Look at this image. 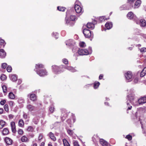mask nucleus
I'll return each instance as SVG.
<instances>
[{
  "label": "nucleus",
  "mask_w": 146,
  "mask_h": 146,
  "mask_svg": "<svg viewBox=\"0 0 146 146\" xmlns=\"http://www.w3.org/2000/svg\"><path fill=\"white\" fill-rule=\"evenodd\" d=\"M44 66L41 64H36L35 71L40 76H43L47 75V72L44 68Z\"/></svg>",
  "instance_id": "f257e3e1"
},
{
  "label": "nucleus",
  "mask_w": 146,
  "mask_h": 146,
  "mask_svg": "<svg viewBox=\"0 0 146 146\" xmlns=\"http://www.w3.org/2000/svg\"><path fill=\"white\" fill-rule=\"evenodd\" d=\"M127 98L131 103H133V104H135V102H134L135 98L133 89H131L129 90Z\"/></svg>",
  "instance_id": "f03ea898"
},
{
  "label": "nucleus",
  "mask_w": 146,
  "mask_h": 146,
  "mask_svg": "<svg viewBox=\"0 0 146 146\" xmlns=\"http://www.w3.org/2000/svg\"><path fill=\"white\" fill-rule=\"evenodd\" d=\"M52 72L55 74H58L64 71L63 66H60L59 67L54 65L52 66Z\"/></svg>",
  "instance_id": "7ed1b4c3"
},
{
  "label": "nucleus",
  "mask_w": 146,
  "mask_h": 146,
  "mask_svg": "<svg viewBox=\"0 0 146 146\" xmlns=\"http://www.w3.org/2000/svg\"><path fill=\"white\" fill-rule=\"evenodd\" d=\"M78 52L80 55H88L92 53V48L91 47H89V50L85 49H79L78 50Z\"/></svg>",
  "instance_id": "20e7f679"
},
{
  "label": "nucleus",
  "mask_w": 146,
  "mask_h": 146,
  "mask_svg": "<svg viewBox=\"0 0 146 146\" xmlns=\"http://www.w3.org/2000/svg\"><path fill=\"white\" fill-rule=\"evenodd\" d=\"M81 5V3L79 1H76L75 3L74 8L76 12L78 13H82L83 12Z\"/></svg>",
  "instance_id": "39448f33"
},
{
  "label": "nucleus",
  "mask_w": 146,
  "mask_h": 146,
  "mask_svg": "<svg viewBox=\"0 0 146 146\" xmlns=\"http://www.w3.org/2000/svg\"><path fill=\"white\" fill-rule=\"evenodd\" d=\"M146 103V96L141 98L138 100L137 101H135V104H134L135 106H138Z\"/></svg>",
  "instance_id": "423d86ee"
},
{
  "label": "nucleus",
  "mask_w": 146,
  "mask_h": 146,
  "mask_svg": "<svg viewBox=\"0 0 146 146\" xmlns=\"http://www.w3.org/2000/svg\"><path fill=\"white\" fill-rule=\"evenodd\" d=\"M125 76L127 82L131 81L132 80V74L130 71H128L125 74Z\"/></svg>",
  "instance_id": "0eeeda50"
},
{
  "label": "nucleus",
  "mask_w": 146,
  "mask_h": 146,
  "mask_svg": "<svg viewBox=\"0 0 146 146\" xmlns=\"http://www.w3.org/2000/svg\"><path fill=\"white\" fill-rule=\"evenodd\" d=\"M83 33L84 36L86 38H90V36H93V34L91 32L86 29L84 30Z\"/></svg>",
  "instance_id": "6e6552de"
},
{
  "label": "nucleus",
  "mask_w": 146,
  "mask_h": 146,
  "mask_svg": "<svg viewBox=\"0 0 146 146\" xmlns=\"http://www.w3.org/2000/svg\"><path fill=\"white\" fill-rule=\"evenodd\" d=\"M135 22L137 24L139 25L141 27H145L146 26V22L144 19H141L139 21L137 19Z\"/></svg>",
  "instance_id": "1a4fd4ad"
},
{
  "label": "nucleus",
  "mask_w": 146,
  "mask_h": 146,
  "mask_svg": "<svg viewBox=\"0 0 146 146\" xmlns=\"http://www.w3.org/2000/svg\"><path fill=\"white\" fill-rule=\"evenodd\" d=\"M68 19L66 21V23L68 24L70 23L69 20L72 21H74L76 20L77 18L76 16L73 14L70 15L69 17L68 18Z\"/></svg>",
  "instance_id": "9d476101"
},
{
  "label": "nucleus",
  "mask_w": 146,
  "mask_h": 146,
  "mask_svg": "<svg viewBox=\"0 0 146 146\" xmlns=\"http://www.w3.org/2000/svg\"><path fill=\"white\" fill-rule=\"evenodd\" d=\"M127 17L129 19H133L135 21L137 18L136 16L132 12H129L127 14Z\"/></svg>",
  "instance_id": "9b49d317"
},
{
  "label": "nucleus",
  "mask_w": 146,
  "mask_h": 146,
  "mask_svg": "<svg viewBox=\"0 0 146 146\" xmlns=\"http://www.w3.org/2000/svg\"><path fill=\"white\" fill-rule=\"evenodd\" d=\"M66 45L69 46H74L75 42L72 39H69L67 40L65 42Z\"/></svg>",
  "instance_id": "f8f14e48"
},
{
  "label": "nucleus",
  "mask_w": 146,
  "mask_h": 146,
  "mask_svg": "<svg viewBox=\"0 0 146 146\" xmlns=\"http://www.w3.org/2000/svg\"><path fill=\"white\" fill-rule=\"evenodd\" d=\"M28 97L29 98L30 100L33 101H36L37 99V96L35 94H30L28 95Z\"/></svg>",
  "instance_id": "ddd939ff"
},
{
  "label": "nucleus",
  "mask_w": 146,
  "mask_h": 146,
  "mask_svg": "<svg viewBox=\"0 0 146 146\" xmlns=\"http://www.w3.org/2000/svg\"><path fill=\"white\" fill-rule=\"evenodd\" d=\"M64 68L72 72H74L77 71L74 68L70 66H63V68L64 69Z\"/></svg>",
  "instance_id": "4468645a"
},
{
  "label": "nucleus",
  "mask_w": 146,
  "mask_h": 146,
  "mask_svg": "<svg viewBox=\"0 0 146 146\" xmlns=\"http://www.w3.org/2000/svg\"><path fill=\"white\" fill-rule=\"evenodd\" d=\"M11 125L12 132L14 133H15L16 132L15 122L12 121L11 122Z\"/></svg>",
  "instance_id": "2eb2a0df"
},
{
  "label": "nucleus",
  "mask_w": 146,
  "mask_h": 146,
  "mask_svg": "<svg viewBox=\"0 0 146 146\" xmlns=\"http://www.w3.org/2000/svg\"><path fill=\"white\" fill-rule=\"evenodd\" d=\"M6 56V53L3 49L0 50V57L1 58H4Z\"/></svg>",
  "instance_id": "dca6fc26"
},
{
  "label": "nucleus",
  "mask_w": 146,
  "mask_h": 146,
  "mask_svg": "<svg viewBox=\"0 0 146 146\" xmlns=\"http://www.w3.org/2000/svg\"><path fill=\"white\" fill-rule=\"evenodd\" d=\"M100 144L103 146H108V143L106 141L103 139H101L100 140Z\"/></svg>",
  "instance_id": "f3484780"
},
{
  "label": "nucleus",
  "mask_w": 146,
  "mask_h": 146,
  "mask_svg": "<svg viewBox=\"0 0 146 146\" xmlns=\"http://www.w3.org/2000/svg\"><path fill=\"white\" fill-rule=\"evenodd\" d=\"M105 26L107 29H110L112 27L113 24L111 22H108L106 24Z\"/></svg>",
  "instance_id": "a211bd4d"
},
{
  "label": "nucleus",
  "mask_w": 146,
  "mask_h": 146,
  "mask_svg": "<svg viewBox=\"0 0 146 146\" xmlns=\"http://www.w3.org/2000/svg\"><path fill=\"white\" fill-rule=\"evenodd\" d=\"M5 141L7 145H9L12 144V139L8 137L6 138L5 139Z\"/></svg>",
  "instance_id": "6ab92c4d"
},
{
  "label": "nucleus",
  "mask_w": 146,
  "mask_h": 146,
  "mask_svg": "<svg viewBox=\"0 0 146 146\" xmlns=\"http://www.w3.org/2000/svg\"><path fill=\"white\" fill-rule=\"evenodd\" d=\"M48 135L51 138V139L53 140L54 141H55L56 140V138L54 136L53 133L50 132L48 134Z\"/></svg>",
  "instance_id": "aec40b11"
},
{
  "label": "nucleus",
  "mask_w": 146,
  "mask_h": 146,
  "mask_svg": "<svg viewBox=\"0 0 146 146\" xmlns=\"http://www.w3.org/2000/svg\"><path fill=\"white\" fill-rule=\"evenodd\" d=\"M21 140L22 142H27L29 141V139L25 135L23 136L21 138Z\"/></svg>",
  "instance_id": "412c9836"
},
{
  "label": "nucleus",
  "mask_w": 146,
  "mask_h": 146,
  "mask_svg": "<svg viewBox=\"0 0 146 146\" xmlns=\"http://www.w3.org/2000/svg\"><path fill=\"white\" fill-rule=\"evenodd\" d=\"M87 27L89 29H93L94 27V25L92 23H88L86 25Z\"/></svg>",
  "instance_id": "4be33fe9"
},
{
  "label": "nucleus",
  "mask_w": 146,
  "mask_h": 146,
  "mask_svg": "<svg viewBox=\"0 0 146 146\" xmlns=\"http://www.w3.org/2000/svg\"><path fill=\"white\" fill-rule=\"evenodd\" d=\"M9 77L11 80L13 82L17 80V77L15 75H10Z\"/></svg>",
  "instance_id": "5701e85b"
},
{
  "label": "nucleus",
  "mask_w": 146,
  "mask_h": 146,
  "mask_svg": "<svg viewBox=\"0 0 146 146\" xmlns=\"http://www.w3.org/2000/svg\"><path fill=\"white\" fill-rule=\"evenodd\" d=\"M141 1L140 0H138L135 2L134 5L135 8H138L140 5Z\"/></svg>",
  "instance_id": "b1692460"
},
{
  "label": "nucleus",
  "mask_w": 146,
  "mask_h": 146,
  "mask_svg": "<svg viewBox=\"0 0 146 146\" xmlns=\"http://www.w3.org/2000/svg\"><path fill=\"white\" fill-rule=\"evenodd\" d=\"M146 74V67H145L140 74V76L141 77L144 76Z\"/></svg>",
  "instance_id": "393cba45"
},
{
  "label": "nucleus",
  "mask_w": 146,
  "mask_h": 146,
  "mask_svg": "<svg viewBox=\"0 0 146 146\" xmlns=\"http://www.w3.org/2000/svg\"><path fill=\"white\" fill-rule=\"evenodd\" d=\"M8 97L10 99H13L15 98V96L13 92H10L9 94Z\"/></svg>",
  "instance_id": "a878e982"
},
{
  "label": "nucleus",
  "mask_w": 146,
  "mask_h": 146,
  "mask_svg": "<svg viewBox=\"0 0 146 146\" xmlns=\"http://www.w3.org/2000/svg\"><path fill=\"white\" fill-rule=\"evenodd\" d=\"M5 124V122L2 120H0V129H2Z\"/></svg>",
  "instance_id": "bb28decb"
},
{
  "label": "nucleus",
  "mask_w": 146,
  "mask_h": 146,
  "mask_svg": "<svg viewBox=\"0 0 146 146\" xmlns=\"http://www.w3.org/2000/svg\"><path fill=\"white\" fill-rule=\"evenodd\" d=\"M9 131L8 129L7 128L4 129L3 131V134L4 135H7L9 134Z\"/></svg>",
  "instance_id": "cd10ccee"
},
{
  "label": "nucleus",
  "mask_w": 146,
  "mask_h": 146,
  "mask_svg": "<svg viewBox=\"0 0 146 146\" xmlns=\"http://www.w3.org/2000/svg\"><path fill=\"white\" fill-rule=\"evenodd\" d=\"M24 125L23 121L22 119H20L19 120L18 122V125L21 127H23Z\"/></svg>",
  "instance_id": "c85d7f7f"
},
{
  "label": "nucleus",
  "mask_w": 146,
  "mask_h": 146,
  "mask_svg": "<svg viewBox=\"0 0 146 146\" xmlns=\"http://www.w3.org/2000/svg\"><path fill=\"white\" fill-rule=\"evenodd\" d=\"M63 142L64 146H70V145L66 139H63Z\"/></svg>",
  "instance_id": "c756f323"
},
{
  "label": "nucleus",
  "mask_w": 146,
  "mask_h": 146,
  "mask_svg": "<svg viewBox=\"0 0 146 146\" xmlns=\"http://www.w3.org/2000/svg\"><path fill=\"white\" fill-rule=\"evenodd\" d=\"M3 90V92L5 94H6L7 93V87L6 85H3L2 86Z\"/></svg>",
  "instance_id": "7c9ffc66"
},
{
  "label": "nucleus",
  "mask_w": 146,
  "mask_h": 146,
  "mask_svg": "<svg viewBox=\"0 0 146 146\" xmlns=\"http://www.w3.org/2000/svg\"><path fill=\"white\" fill-rule=\"evenodd\" d=\"M100 84V83L99 82H95L94 84V89H96L98 88Z\"/></svg>",
  "instance_id": "2f4dec72"
},
{
  "label": "nucleus",
  "mask_w": 146,
  "mask_h": 146,
  "mask_svg": "<svg viewBox=\"0 0 146 146\" xmlns=\"http://www.w3.org/2000/svg\"><path fill=\"white\" fill-rule=\"evenodd\" d=\"M67 114H62V117H61V119L62 121H64L66 119V117H67Z\"/></svg>",
  "instance_id": "473e14b6"
},
{
  "label": "nucleus",
  "mask_w": 146,
  "mask_h": 146,
  "mask_svg": "<svg viewBox=\"0 0 146 146\" xmlns=\"http://www.w3.org/2000/svg\"><path fill=\"white\" fill-rule=\"evenodd\" d=\"M57 9L59 11H64L65 10L66 8L64 7L58 6L57 7Z\"/></svg>",
  "instance_id": "72a5a7b5"
},
{
  "label": "nucleus",
  "mask_w": 146,
  "mask_h": 146,
  "mask_svg": "<svg viewBox=\"0 0 146 146\" xmlns=\"http://www.w3.org/2000/svg\"><path fill=\"white\" fill-rule=\"evenodd\" d=\"M79 46L81 47H85L86 46V44L84 42H80L79 44Z\"/></svg>",
  "instance_id": "f704fd0d"
},
{
  "label": "nucleus",
  "mask_w": 146,
  "mask_h": 146,
  "mask_svg": "<svg viewBox=\"0 0 146 146\" xmlns=\"http://www.w3.org/2000/svg\"><path fill=\"white\" fill-rule=\"evenodd\" d=\"M12 70L11 67L10 66H8L7 67V70L8 72H11Z\"/></svg>",
  "instance_id": "c9c22d12"
},
{
  "label": "nucleus",
  "mask_w": 146,
  "mask_h": 146,
  "mask_svg": "<svg viewBox=\"0 0 146 146\" xmlns=\"http://www.w3.org/2000/svg\"><path fill=\"white\" fill-rule=\"evenodd\" d=\"M52 35L53 36H54L56 39L58 38V34L57 33L53 32L52 34Z\"/></svg>",
  "instance_id": "e433bc0d"
},
{
  "label": "nucleus",
  "mask_w": 146,
  "mask_h": 146,
  "mask_svg": "<svg viewBox=\"0 0 146 146\" xmlns=\"http://www.w3.org/2000/svg\"><path fill=\"white\" fill-rule=\"evenodd\" d=\"M99 20L100 22H102L104 21L105 20H107V19L105 17L102 16L100 17Z\"/></svg>",
  "instance_id": "4c0bfd02"
},
{
  "label": "nucleus",
  "mask_w": 146,
  "mask_h": 146,
  "mask_svg": "<svg viewBox=\"0 0 146 146\" xmlns=\"http://www.w3.org/2000/svg\"><path fill=\"white\" fill-rule=\"evenodd\" d=\"M0 44L1 45H3V46H4L6 44V43L5 42V41L2 39H0Z\"/></svg>",
  "instance_id": "58836bf2"
},
{
  "label": "nucleus",
  "mask_w": 146,
  "mask_h": 146,
  "mask_svg": "<svg viewBox=\"0 0 146 146\" xmlns=\"http://www.w3.org/2000/svg\"><path fill=\"white\" fill-rule=\"evenodd\" d=\"M1 79L2 80H5L6 78V76L4 74H2L1 76Z\"/></svg>",
  "instance_id": "ea45409f"
},
{
  "label": "nucleus",
  "mask_w": 146,
  "mask_h": 146,
  "mask_svg": "<svg viewBox=\"0 0 146 146\" xmlns=\"http://www.w3.org/2000/svg\"><path fill=\"white\" fill-rule=\"evenodd\" d=\"M73 144L74 146H80L78 141H73Z\"/></svg>",
  "instance_id": "a19ab883"
},
{
  "label": "nucleus",
  "mask_w": 146,
  "mask_h": 146,
  "mask_svg": "<svg viewBox=\"0 0 146 146\" xmlns=\"http://www.w3.org/2000/svg\"><path fill=\"white\" fill-rule=\"evenodd\" d=\"M27 130L28 131H32L33 130V128L32 127L29 126L28 127Z\"/></svg>",
  "instance_id": "79ce46f5"
},
{
  "label": "nucleus",
  "mask_w": 146,
  "mask_h": 146,
  "mask_svg": "<svg viewBox=\"0 0 146 146\" xmlns=\"http://www.w3.org/2000/svg\"><path fill=\"white\" fill-rule=\"evenodd\" d=\"M27 108L28 109H31L33 110L34 109V106H32L31 105L29 104L27 106Z\"/></svg>",
  "instance_id": "37998d69"
},
{
  "label": "nucleus",
  "mask_w": 146,
  "mask_h": 146,
  "mask_svg": "<svg viewBox=\"0 0 146 146\" xmlns=\"http://www.w3.org/2000/svg\"><path fill=\"white\" fill-rule=\"evenodd\" d=\"M18 102L19 103H22L24 102V100L21 98H19L18 100Z\"/></svg>",
  "instance_id": "c03bdc74"
},
{
  "label": "nucleus",
  "mask_w": 146,
  "mask_h": 146,
  "mask_svg": "<svg viewBox=\"0 0 146 146\" xmlns=\"http://www.w3.org/2000/svg\"><path fill=\"white\" fill-rule=\"evenodd\" d=\"M62 62L65 64H68V60L65 58H64L62 59Z\"/></svg>",
  "instance_id": "a18cd8bd"
},
{
  "label": "nucleus",
  "mask_w": 146,
  "mask_h": 146,
  "mask_svg": "<svg viewBox=\"0 0 146 146\" xmlns=\"http://www.w3.org/2000/svg\"><path fill=\"white\" fill-rule=\"evenodd\" d=\"M126 138L129 141L131 140L132 139V136L130 135H128L126 136Z\"/></svg>",
  "instance_id": "49530a36"
},
{
  "label": "nucleus",
  "mask_w": 146,
  "mask_h": 146,
  "mask_svg": "<svg viewBox=\"0 0 146 146\" xmlns=\"http://www.w3.org/2000/svg\"><path fill=\"white\" fill-rule=\"evenodd\" d=\"M18 133L19 135H22L23 133V131L22 129H19L18 131Z\"/></svg>",
  "instance_id": "de8ad7c7"
},
{
  "label": "nucleus",
  "mask_w": 146,
  "mask_h": 146,
  "mask_svg": "<svg viewBox=\"0 0 146 146\" xmlns=\"http://www.w3.org/2000/svg\"><path fill=\"white\" fill-rule=\"evenodd\" d=\"M68 133L70 135H72L73 134V131L72 130L70 129H68L67 131Z\"/></svg>",
  "instance_id": "09e8293b"
},
{
  "label": "nucleus",
  "mask_w": 146,
  "mask_h": 146,
  "mask_svg": "<svg viewBox=\"0 0 146 146\" xmlns=\"http://www.w3.org/2000/svg\"><path fill=\"white\" fill-rule=\"evenodd\" d=\"M127 106L128 108L127 110H131L132 108V106L129 103H127Z\"/></svg>",
  "instance_id": "8fccbe9b"
},
{
  "label": "nucleus",
  "mask_w": 146,
  "mask_h": 146,
  "mask_svg": "<svg viewBox=\"0 0 146 146\" xmlns=\"http://www.w3.org/2000/svg\"><path fill=\"white\" fill-rule=\"evenodd\" d=\"M43 136L41 134H40L38 137V141H40V140L43 138Z\"/></svg>",
  "instance_id": "3c124183"
},
{
  "label": "nucleus",
  "mask_w": 146,
  "mask_h": 146,
  "mask_svg": "<svg viewBox=\"0 0 146 146\" xmlns=\"http://www.w3.org/2000/svg\"><path fill=\"white\" fill-rule=\"evenodd\" d=\"M7 64L6 63H4L2 64V67L3 68H5L7 66Z\"/></svg>",
  "instance_id": "603ef678"
},
{
  "label": "nucleus",
  "mask_w": 146,
  "mask_h": 146,
  "mask_svg": "<svg viewBox=\"0 0 146 146\" xmlns=\"http://www.w3.org/2000/svg\"><path fill=\"white\" fill-rule=\"evenodd\" d=\"M140 51L142 52H146V48L144 47L141 48Z\"/></svg>",
  "instance_id": "864d4df0"
},
{
  "label": "nucleus",
  "mask_w": 146,
  "mask_h": 146,
  "mask_svg": "<svg viewBox=\"0 0 146 146\" xmlns=\"http://www.w3.org/2000/svg\"><path fill=\"white\" fill-rule=\"evenodd\" d=\"M135 0H128V3L130 4H133Z\"/></svg>",
  "instance_id": "5fc2aeb1"
},
{
  "label": "nucleus",
  "mask_w": 146,
  "mask_h": 146,
  "mask_svg": "<svg viewBox=\"0 0 146 146\" xmlns=\"http://www.w3.org/2000/svg\"><path fill=\"white\" fill-rule=\"evenodd\" d=\"M6 102V100H3L0 102V104L1 105H4Z\"/></svg>",
  "instance_id": "6e6d98bb"
},
{
  "label": "nucleus",
  "mask_w": 146,
  "mask_h": 146,
  "mask_svg": "<svg viewBox=\"0 0 146 146\" xmlns=\"http://www.w3.org/2000/svg\"><path fill=\"white\" fill-rule=\"evenodd\" d=\"M14 104V102L12 101H10L9 102V105L11 106H13V105Z\"/></svg>",
  "instance_id": "4d7b16f0"
},
{
  "label": "nucleus",
  "mask_w": 146,
  "mask_h": 146,
  "mask_svg": "<svg viewBox=\"0 0 146 146\" xmlns=\"http://www.w3.org/2000/svg\"><path fill=\"white\" fill-rule=\"evenodd\" d=\"M138 81V78H136L134 80V82L135 83L137 82Z\"/></svg>",
  "instance_id": "13d9d810"
},
{
  "label": "nucleus",
  "mask_w": 146,
  "mask_h": 146,
  "mask_svg": "<svg viewBox=\"0 0 146 146\" xmlns=\"http://www.w3.org/2000/svg\"><path fill=\"white\" fill-rule=\"evenodd\" d=\"M23 116L24 118L25 119H26L27 118V115L26 114L24 113Z\"/></svg>",
  "instance_id": "bf43d9fd"
},
{
  "label": "nucleus",
  "mask_w": 146,
  "mask_h": 146,
  "mask_svg": "<svg viewBox=\"0 0 146 146\" xmlns=\"http://www.w3.org/2000/svg\"><path fill=\"white\" fill-rule=\"evenodd\" d=\"M5 110H7L8 109V105L7 104L5 105L4 106Z\"/></svg>",
  "instance_id": "052dcab7"
},
{
  "label": "nucleus",
  "mask_w": 146,
  "mask_h": 146,
  "mask_svg": "<svg viewBox=\"0 0 146 146\" xmlns=\"http://www.w3.org/2000/svg\"><path fill=\"white\" fill-rule=\"evenodd\" d=\"M103 77V75L102 74H100L99 76V79H101Z\"/></svg>",
  "instance_id": "680f3d73"
},
{
  "label": "nucleus",
  "mask_w": 146,
  "mask_h": 146,
  "mask_svg": "<svg viewBox=\"0 0 146 146\" xmlns=\"http://www.w3.org/2000/svg\"><path fill=\"white\" fill-rule=\"evenodd\" d=\"M54 106H51L49 110H54Z\"/></svg>",
  "instance_id": "e2e57ef3"
},
{
  "label": "nucleus",
  "mask_w": 146,
  "mask_h": 146,
  "mask_svg": "<svg viewBox=\"0 0 146 146\" xmlns=\"http://www.w3.org/2000/svg\"><path fill=\"white\" fill-rule=\"evenodd\" d=\"M9 117L10 118L12 119L13 117V115H12L11 114L9 115Z\"/></svg>",
  "instance_id": "0e129e2a"
},
{
  "label": "nucleus",
  "mask_w": 146,
  "mask_h": 146,
  "mask_svg": "<svg viewBox=\"0 0 146 146\" xmlns=\"http://www.w3.org/2000/svg\"><path fill=\"white\" fill-rule=\"evenodd\" d=\"M67 122L69 123H70L71 122V120L68 119L66 121Z\"/></svg>",
  "instance_id": "69168bd1"
},
{
  "label": "nucleus",
  "mask_w": 146,
  "mask_h": 146,
  "mask_svg": "<svg viewBox=\"0 0 146 146\" xmlns=\"http://www.w3.org/2000/svg\"><path fill=\"white\" fill-rule=\"evenodd\" d=\"M73 121L74 122L76 120V118H75V117H73Z\"/></svg>",
  "instance_id": "338daca9"
},
{
  "label": "nucleus",
  "mask_w": 146,
  "mask_h": 146,
  "mask_svg": "<svg viewBox=\"0 0 146 146\" xmlns=\"http://www.w3.org/2000/svg\"><path fill=\"white\" fill-rule=\"evenodd\" d=\"M44 142H42L41 143L40 146H44Z\"/></svg>",
  "instance_id": "774afa93"
}]
</instances>
